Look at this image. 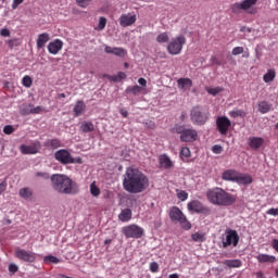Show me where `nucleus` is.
Here are the masks:
<instances>
[{
	"instance_id": "nucleus-1",
	"label": "nucleus",
	"mask_w": 278,
	"mask_h": 278,
	"mask_svg": "<svg viewBox=\"0 0 278 278\" xmlns=\"http://www.w3.org/2000/svg\"><path fill=\"white\" fill-rule=\"evenodd\" d=\"M123 188L130 194H140L149 188V177L138 168L128 167L124 174Z\"/></svg>"
},
{
	"instance_id": "nucleus-2",
	"label": "nucleus",
	"mask_w": 278,
	"mask_h": 278,
	"mask_svg": "<svg viewBox=\"0 0 278 278\" xmlns=\"http://www.w3.org/2000/svg\"><path fill=\"white\" fill-rule=\"evenodd\" d=\"M52 188L59 194H77L79 188L66 174H53L51 176Z\"/></svg>"
},
{
	"instance_id": "nucleus-3",
	"label": "nucleus",
	"mask_w": 278,
	"mask_h": 278,
	"mask_svg": "<svg viewBox=\"0 0 278 278\" xmlns=\"http://www.w3.org/2000/svg\"><path fill=\"white\" fill-rule=\"evenodd\" d=\"M206 199L212 205L219 207H229L236 203L237 198L235 194L227 192L220 187H214L206 191Z\"/></svg>"
},
{
	"instance_id": "nucleus-4",
	"label": "nucleus",
	"mask_w": 278,
	"mask_h": 278,
	"mask_svg": "<svg viewBox=\"0 0 278 278\" xmlns=\"http://www.w3.org/2000/svg\"><path fill=\"white\" fill-rule=\"evenodd\" d=\"M169 218L172 223H179L180 227L185 229L186 231H189V229H192V224L188 220V217L180 207L173 206L169 210Z\"/></svg>"
},
{
	"instance_id": "nucleus-5",
	"label": "nucleus",
	"mask_w": 278,
	"mask_h": 278,
	"mask_svg": "<svg viewBox=\"0 0 278 278\" xmlns=\"http://www.w3.org/2000/svg\"><path fill=\"white\" fill-rule=\"evenodd\" d=\"M190 121L199 127H203L210 121V112L202 109V106H193L190 111Z\"/></svg>"
},
{
	"instance_id": "nucleus-6",
	"label": "nucleus",
	"mask_w": 278,
	"mask_h": 278,
	"mask_svg": "<svg viewBox=\"0 0 278 278\" xmlns=\"http://www.w3.org/2000/svg\"><path fill=\"white\" fill-rule=\"evenodd\" d=\"M54 160H56V162H60V164H62L63 166H66L68 164H84V159H81L80 156L73 157V154H71V152L66 149L58 150L54 153Z\"/></svg>"
},
{
	"instance_id": "nucleus-7",
	"label": "nucleus",
	"mask_w": 278,
	"mask_h": 278,
	"mask_svg": "<svg viewBox=\"0 0 278 278\" xmlns=\"http://www.w3.org/2000/svg\"><path fill=\"white\" fill-rule=\"evenodd\" d=\"M184 45H186V37L184 35H179L168 42L167 52L169 55H179L184 50Z\"/></svg>"
},
{
	"instance_id": "nucleus-8",
	"label": "nucleus",
	"mask_w": 278,
	"mask_h": 278,
	"mask_svg": "<svg viewBox=\"0 0 278 278\" xmlns=\"http://www.w3.org/2000/svg\"><path fill=\"white\" fill-rule=\"evenodd\" d=\"M187 210L190 214H203V216H210V214H212V208L203 205V202L199 200H191L188 202Z\"/></svg>"
},
{
	"instance_id": "nucleus-9",
	"label": "nucleus",
	"mask_w": 278,
	"mask_h": 278,
	"mask_svg": "<svg viewBox=\"0 0 278 278\" xmlns=\"http://www.w3.org/2000/svg\"><path fill=\"white\" fill-rule=\"evenodd\" d=\"M122 233L125 238H135L136 240L144 236V229L136 224L128 225L122 228Z\"/></svg>"
},
{
	"instance_id": "nucleus-10",
	"label": "nucleus",
	"mask_w": 278,
	"mask_h": 278,
	"mask_svg": "<svg viewBox=\"0 0 278 278\" xmlns=\"http://www.w3.org/2000/svg\"><path fill=\"white\" fill-rule=\"evenodd\" d=\"M225 239H223L222 244L224 249H227V247H238V243L240 242V235H238V231L233 229H226L225 231Z\"/></svg>"
},
{
	"instance_id": "nucleus-11",
	"label": "nucleus",
	"mask_w": 278,
	"mask_h": 278,
	"mask_svg": "<svg viewBox=\"0 0 278 278\" xmlns=\"http://www.w3.org/2000/svg\"><path fill=\"white\" fill-rule=\"evenodd\" d=\"M257 3V0H243L241 2H235L231 4L230 10L232 14H240L243 12H249Z\"/></svg>"
},
{
	"instance_id": "nucleus-12",
	"label": "nucleus",
	"mask_w": 278,
	"mask_h": 278,
	"mask_svg": "<svg viewBox=\"0 0 278 278\" xmlns=\"http://www.w3.org/2000/svg\"><path fill=\"white\" fill-rule=\"evenodd\" d=\"M15 257L20 260V262H26L28 264H34V262H36L35 252L27 251L21 248L15 249Z\"/></svg>"
},
{
	"instance_id": "nucleus-13",
	"label": "nucleus",
	"mask_w": 278,
	"mask_h": 278,
	"mask_svg": "<svg viewBox=\"0 0 278 278\" xmlns=\"http://www.w3.org/2000/svg\"><path fill=\"white\" fill-rule=\"evenodd\" d=\"M216 127L220 136H227V132L231 128V119L227 116H218L216 118Z\"/></svg>"
},
{
	"instance_id": "nucleus-14",
	"label": "nucleus",
	"mask_w": 278,
	"mask_h": 278,
	"mask_svg": "<svg viewBox=\"0 0 278 278\" xmlns=\"http://www.w3.org/2000/svg\"><path fill=\"white\" fill-rule=\"evenodd\" d=\"M199 138V132L193 128H185L182 135L180 136L181 142H195Z\"/></svg>"
},
{
	"instance_id": "nucleus-15",
	"label": "nucleus",
	"mask_w": 278,
	"mask_h": 278,
	"mask_svg": "<svg viewBox=\"0 0 278 278\" xmlns=\"http://www.w3.org/2000/svg\"><path fill=\"white\" fill-rule=\"evenodd\" d=\"M20 151L23 155H36L40 151V142H35L30 146L22 144Z\"/></svg>"
},
{
	"instance_id": "nucleus-16",
	"label": "nucleus",
	"mask_w": 278,
	"mask_h": 278,
	"mask_svg": "<svg viewBox=\"0 0 278 278\" xmlns=\"http://www.w3.org/2000/svg\"><path fill=\"white\" fill-rule=\"evenodd\" d=\"M64 42L60 39H55L48 45V51L51 55H58L62 51Z\"/></svg>"
},
{
	"instance_id": "nucleus-17",
	"label": "nucleus",
	"mask_w": 278,
	"mask_h": 278,
	"mask_svg": "<svg viewBox=\"0 0 278 278\" xmlns=\"http://www.w3.org/2000/svg\"><path fill=\"white\" fill-rule=\"evenodd\" d=\"M136 23V14L131 15L128 14H122L119 17V25L121 27H131Z\"/></svg>"
},
{
	"instance_id": "nucleus-18",
	"label": "nucleus",
	"mask_w": 278,
	"mask_h": 278,
	"mask_svg": "<svg viewBox=\"0 0 278 278\" xmlns=\"http://www.w3.org/2000/svg\"><path fill=\"white\" fill-rule=\"evenodd\" d=\"M248 144L253 151H257V149H262L264 147V138L262 137H250L248 139Z\"/></svg>"
},
{
	"instance_id": "nucleus-19",
	"label": "nucleus",
	"mask_w": 278,
	"mask_h": 278,
	"mask_svg": "<svg viewBox=\"0 0 278 278\" xmlns=\"http://www.w3.org/2000/svg\"><path fill=\"white\" fill-rule=\"evenodd\" d=\"M239 172L236 169H227L222 174V179L224 181H233L236 184L238 179Z\"/></svg>"
},
{
	"instance_id": "nucleus-20",
	"label": "nucleus",
	"mask_w": 278,
	"mask_h": 278,
	"mask_svg": "<svg viewBox=\"0 0 278 278\" xmlns=\"http://www.w3.org/2000/svg\"><path fill=\"white\" fill-rule=\"evenodd\" d=\"M104 51L109 54L116 55L117 58H125V55H127V51L124 48L105 46Z\"/></svg>"
},
{
	"instance_id": "nucleus-21",
	"label": "nucleus",
	"mask_w": 278,
	"mask_h": 278,
	"mask_svg": "<svg viewBox=\"0 0 278 278\" xmlns=\"http://www.w3.org/2000/svg\"><path fill=\"white\" fill-rule=\"evenodd\" d=\"M235 184H239V186H251V184H253V177L249 174L239 173Z\"/></svg>"
},
{
	"instance_id": "nucleus-22",
	"label": "nucleus",
	"mask_w": 278,
	"mask_h": 278,
	"mask_svg": "<svg viewBox=\"0 0 278 278\" xmlns=\"http://www.w3.org/2000/svg\"><path fill=\"white\" fill-rule=\"evenodd\" d=\"M177 86H178L179 90H181L182 92H186V90H190V88H192V79L179 78L177 80Z\"/></svg>"
},
{
	"instance_id": "nucleus-23",
	"label": "nucleus",
	"mask_w": 278,
	"mask_h": 278,
	"mask_svg": "<svg viewBox=\"0 0 278 278\" xmlns=\"http://www.w3.org/2000/svg\"><path fill=\"white\" fill-rule=\"evenodd\" d=\"M50 40H51V36L48 33H42V34L38 35L37 49H45V46Z\"/></svg>"
},
{
	"instance_id": "nucleus-24",
	"label": "nucleus",
	"mask_w": 278,
	"mask_h": 278,
	"mask_svg": "<svg viewBox=\"0 0 278 278\" xmlns=\"http://www.w3.org/2000/svg\"><path fill=\"white\" fill-rule=\"evenodd\" d=\"M256 260L258 264H275L277 262V257L268 254H258Z\"/></svg>"
},
{
	"instance_id": "nucleus-25",
	"label": "nucleus",
	"mask_w": 278,
	"mask_h": 278,
	"mask_svg": "<svg viewBox=\"0 0 278 278\" xmlns=\"http://www.w3.org/2000/svg\"><path fill=\"white\" fill-rule=\"evenodd\" d=\"M74 116H81L86 112V103L83 100H78L73 109Z\"/></svg>"
},
{
	"instance_id": "nucleus-26",
	"label": "nucleus",
	"mask_w": 278,
	"mask_h": 278,
	"mask_svg": "<svg viewBox=\"0 0 278 278\" xmlns=\"http://www.w3.org/2000/svg\"><path fill=\"white\" fill-rule=\"evenodd\" d=\"M271 110H273V104H270V102H267V101L258 102V112L261 114H268V112H270Z\"/></svg>"
},
{
	"instance_id": "nucleus-27",
	"label": "nucleus",
	"mask_w": 278,
	"mask_h": 278,
	"mask_svg": "<svg viewBox=\"0 0 278 278\" xmlns=\"http://www.w3.org/2000/svg\"><path fill=\"white\" fill-rule=\"evenodd\" d=\"M160 164L163 168H166V170H168V168H173V161H170V157L166 154L160 156Z\"/></svg>"
},
{
	"instance_id": "nucleus-28",
	"label": "nucleus",
	"mask_w": 278,
	"mask_h": 278,
	"mask_svg": "<svg viewBox=\"0 0 278 278\" xmlns=\"http://www.w3.org/2000/svg\"><path fill=\"white\" fill-rule=\"evenodd\" d=\"M131 211L130 208H124L122 210V212L119 213L118 215V219L122 222V223H129V219L131 218Z\"/></svg>"
},
{
	"instance_id": "nucleus-29",
	"label": "nucleus",
	"mask_w": 278,
	"mask_h": 278,
	"mask_svg": "<svg viewBox=\"0 0 278 278\" xmlns=\"http://www.w3.org/2000/svg\"><path fill=\"white\" fill-rule=\"evenodd\" d=\"M80 130L83 134H90V131H94V124L92 122H83Z\"/></svg>"
},
{
	"instance_id": "nucleus-30",
	"label": "nucleus",
	"mask_w": 278,
	"mask_h": 278,
	"mask_svg": "<svg viewBox=\"0 0 278 278\" xmlns=\"http://www.w3.org/2000/svg\"><path fill=\"white\" fill-rule=\"evenodd\" d=\"M276 77L277 72H275V70H268L267 73L263 76V81H265V84H270V81H275Z\"/></svg>"
},
{
	"instance_id": "nucleus-31",
	"label": "nucleus",
	"mask_w": 278,
	"mask_h": 278,
	"mask_svg": "<svg viewBox=\"0 0 278 278\" xmlns=\"http://www.w3.org/2000/svg\"><path fill=\"white\" fill-rule=\"evenodd\" d=\"M224 266H227V268H240V266H242V261L226 260V261H224Z\"/></svg>"
},
{
	"instance_id": "nucleus-32",
	"label": "nucleus",
	"mask_w": 278,
	"mask_h": 278,
	"mask_svg": "<svg viewBox=\"0 0 278 278\" xmlns=\"http://www.w3.org/2000/svg\"><path fill=\"white\" fill-rule=\"evenodd\" d=\"M18 194L20 197H22V199H25L27 201L31 199L34 193L31 192V189L26 187V188L20 189Z\"/></svg>"
},
{
	"instance_id": "nucleus-33",
	"label": "nucleus",
	"mask_w": 278,
	"mask_h": 278,
	"mask_svg": "<svg viewBox=\"0 0 278 278\" xmlns=\"http://www.w3.org/2000/svg\"><path fill=\"white\" fill-rule=\"evenodd\" d=\"M47 147H50V149H60L62 147V140L54 138L49 139L46 143Z\"/></svg>"
},
{
	"instance_id": "nucleus-34",
	"label": "nucleus",
	"mask_w": 278,
	"mask_h": 278,
	"mask_svg": "<svg viewBox=\"0 0 278 278\" xmlns=\"http://www.w3.org/2000/svg\"><path fill=\"white\" fill-rule=\"evenodd\" d=\"M31 108H34V104H23L20 108V113L22 116H29V114H31Z\"/></svg>"
},
{
	"instance_id": "nucleus-35",
	"label": "nucleus",
	"mask_w": 278,
	"mask_h": 278,
	"mask_svg": "<svg viewBox=\"0 0 278 278\" xmlns=\"http://www.w3.org/2000/svg\"><path fill=\"white\" fill-rule=\"evenodd\" d=\"M191 239L193 240V242H205V240H206L205 233H203V232L192 233Z\"/></svg>"
},
{
	"instance_id": "nucleus-36",
	"label": "nucleus",
	"mask_w": 278,
	"mask_h": 278,
	"mask_svg": "<svg viewBox=\"0 0 278 278\" xmlns=\"http://www.w3.org/2000/svg\"><path fill=\"white\" fill-rule=\"evenodd\" d=\"M169 40L170 37L168 36V33H162L156 37V42H159V45H164V42H168Z\"/></svg>"
},
{
	"instance_id": "nucleus-37",
	"label": "nucleus",
	"mask_w": 278,
	"mask_h": 278,
	"mask_svg": "<svg viewBox=\"0 0 278 278\" xmlns=\"http://www.w3.org/2000/svg\"><path fill=\"white\" fill-rule=\"evenodd\" d=\"M229 116H231V118H238V116L244 118V116H247V112L242 110H235L229 112Z\"/></svg>"
},
{
	"instance_id": "nucleus-38",
	"label": "nucleus",
	"mask_w": 278,
	"mask_h": 278,
	"mask_svg": "<svg viewBox=\"0 0 278 278\" xmlns=\"http://www.w3.org/2000/svg\"><path fill=\"white\" fill-rule=\"evenodd\" d=\"M35 177L37 179H43V180H48L50 179L51 180V175L48 173V172H36L35 173Z\"/></svg>"
},
{
	"instance_id": "nucleus-39",
	"label": "nucleus",
	"mask_w": 278,
	"mask_h": 278,
	"mask_svg": "<svg viewBox=\"0 0 278 278\" xmlns=\"http://www.w3.org/2000/svg\"><path fill=\"white\" fill-rule=\"evenodd\" d=\"M108 25V18L101 16L99 18V23H98V27H96V29L98 31H103V29H105V26Z\"/></svg>"
},
{
	"instance_id": "nucleus-40",
	"label": "nucleus",
	"mask_w": 278,
	"mask_h": 278,
	"mask_svg": "<svg viewBox=\"0 0 278 278\" xmlns=\"http://www.w3.org/2000/svg\"><path fill=\"white\" fill-rule=\"evenodd\" d=\"M43 262L46 264H60V258L53 255L45 256Z\"/></svg>"
},
{
	"instance_id": "nucleus-41",
	"label": "nucleus",
	"mask_w": 278,
	"mask_h": 278,
	"mask_svg": "<svg viewBox=\"0 0 278 278\" xmlns=\"http://www.w3.org/2000/svg\"><path fill=\"white\" fill-rule=\"evenodd\" d=\"M206 92L208 94H212L213 97H216V94H220V92H223V88H220V87H215V88L207 87Z\"/></svg>"
},
{
	"instance_id": "nucleus-42",
	"label": "nucleus",
	"mask_w": 278,
	"mask_h": 278,
	"mask_svg": "<svg viewBox=\"0 0 278 278\" xmlns=\"http://www.w3.org/2000/svg\"><path fill=\"white\" fill-rule=\"evenodd\" d=\"M22 84L25 88H31L34 80L31 79L30 76L26 75L23 77Z\"/></svg>"
},
{
	"instance_id": "nucleus-43",
	"label": "nucleus",
	"mask_w": 278,
	"mask_h": 278,
	"mask_svg": "<svg viewBox=\"0 0 278 278\" xmlns=\"http://www.w3.org/2000/svg\"><path fill=\"white\" fill-rule=\"evenodd\" d=\"M126 92H131V94H140L142 92V88L138 85L132 87H127Z\"/></svg>"
},
{
	"instance_id": "nucleus-44",
	"label": "nucleus",
	"mask_w": 278,
	"mask_h": 278,
	"mask_svg": "<svg viewBox=\"0 0 278 278\" xmlns=\"http://www.w3.org/2000/svg\"><path fill=\"white\" fill-rule=\"evenodd\" d=\"M90 193L92 194V197H99V194H101V189L97 187L96 182H92L90 185Z\"/></svg>"
},
{
	"instance_id": "nucleus-45",
	"label": "nucleus",
	"mask_w": 278,
	"mask_h": 278,
	"mask_svg": "<svg viewBox=\"0 0 278 278\" xmlns=\"http://www.w3.org/2000/svg\"><path fill=\"white\" fill-rule=\"evenodd\" d=\"M7 45L10 49H14V47H21V40H18L17 38L9 39L7 40Z\"/></svg>"
},
{
	"instance_id": "nucleus-46",
	"label": "nucleus",
	"mask_w": 278,
	"mask_h": 278,
	"mask_svg": "<svg viewBox=\"0 0 278 278\" xmlns=\"http://www.w3.org/2000/svg\"><path fill=\"white\" fill-rule=\"evenodd\" d=\"M190 155H191L190 148H188V147L181 148V151H180V157L181 159L190 157Z\"/></svg>"
},
{
	"instance_id": "nucleus-47",
	"label": "nucleus",
	"mask_w": 278,
	"mask_h": 278,
	"mask_svg": "<svg viewBox=\"0 0 278 278\" xmlns=\"http://www.w3.org/2000/svg\"><path fill=\"white\" fill-rule=\"evenodd\" d=\"M9 273L10 275H16V273H18V265L14 264V263H11L9 265Z\"/></svg>"
},
{
	"instance_id": "nucleus-48",
	"label": "nucleus",
	"mask_w": 278,
	"mask_h": 278,
	"mask_svg": "<svg viewBox=\"0 0 278 278\" xmlns=\"http://www.w3.org/2000/svg\"><path fill=\"white\" fill-rule=\"evenodd\" d=\"M150 271L160 273V264H157V262L150 263Z\"/></svg>"
},
{
	"instance_id": "nucleus-49",
	"label": "nucleus",
	"mask_w": 278,
	"mask_h": 278,
	"mask_svg": "<svg viewBox=\"0 0 278 278\" xmlns=\"http://www.w3.org/2000/svg\"><path fill=\"white\" fill-rule=\"evenodd\" d=\"M42 112H45V108L42 106L34 108V105L31 106L30 114H42Z\"/></svg>"
},
{
	"instance_id": "nucleus-50",
	"label": "nucleus",
	"mask_w": 278,
	"mask_h": 278,
	"mask_svg": "<svg viewBox=\"0 0 278 278\" xmlns=\"http://www.w3.org/2000/svg\"><path fill=\"white\" fill-rule=\"evenodd\" d=\"M185 129H186V128H184V126H181V125H176V126L173 128V131H174V134H179L180 136H182Z\"/></svg>"
},
{
	"instance_id": "nucleus-51",
	"label": "nucleus",
	"mask_w": 278,
	"mask_h": 278,
	"mask_svg": "<svg viewBox=\"0 0 278 278\" xmlns=\"http://www.w3.org/2000/svg\"><path fill=\"white\" fill-rule=\"evenodd\" d=\"M3 132L7 134V136H10L11 134H14V127L12 125H7L3 127Z\"/></svg>"
},
{
	"instance_id": "nucleus-52",
	"label": "nucleus",
	"mask_w": 278,
	"mask_h": 278,
	"mask_svg": "<svg viewBox=\"0 0 278 278\" xmlns=\"http://www.w3.org/2000/svg\"><path fill=\"white\" fill-rule=\"evenodd\" d=\"M241 53H244V48H242V47H235L232 49V55H241Z\"/></svg>"
},
{
	"instance_id": "nucleus-53",
	"label": "nucleus",
	"mask_w": 278,
	"mask_h": 278,
	"mask_svg": "<svg viewBox=\"0 0 278 278\" xmlns=\"http://www.w3.org/2000/svg\"><path fill=\"white\" fill-rule=\"evenodd\" d=\"M90 1L92 0H76V3L77 5H79V8H86L90 4Z\"/></svg>"
},
{
	"instance_id": "nucleus-54",
	"label": "nucleus",
	"mask_w": 278,
	"mask_h": 278,
	"mask_svg": "<svg viewBox=\"0 0 278 278\" xmlns=\"http://www.w3.org/2000/svg\"><path fill=\"white\" fill-rule=\"evenodd\" d=\"M178 199L180 201H188V192L186 191H180L178 194H177Z\"/></svg>"
},
{
	"instance_id": "nucleus-55",
	"label": "nucleus",
	"mask_w": 278,
	"mask_h": 278,
	"mask_svg": "<svg viewBox=\"0 0 278 278\" xmlns=\"http://www.w3.org/2000/svg\"><path fill=\"white\" fill-rule=\"evenodd\" d=\"M0 36H2L3 38H10V36H11L10 29H8V28H2V29L0 30Z\"/></svg>"
},
{
	"instance_id": "nucleus-56",
	"label": "nucleus",
	"mask_w": 278,
	"mask_h": 278,
	"mask_svg": "<svg viewBox=\"0 0 278 278\" xmlns=\"http://www.w3.org/2000/svg\"><path fill=\"white\" fill-rule=\"evenodd\" d=\"M212 151H213V153H216L218 155V154L223 153V147H220L218 144L213 146Z\"/></svg>"
},
{
	"instance_id": "nucleus-57",
	"label": "nucleus",
	"mask_w": 278,
	"mask_h": 278,
	"mask_svg": "<svg viewBox=\"0 0 278 278\" xmlns=\"http://www.w3.org/2000/svg\"><path fill=\"white\" fill-rule=\"evenodd\" d=\"M25 0H13L12 2V10H16V8H18V5H21Z\"/></svg>"
},
{
	"instance_id": "nucleus-58",
	"label": "nucleus",
	"mask_w": 278,
	"mask_h": 278,
	"mask_svg": "<svg viewBox=\"0 0 278 278\" xmlns=\"http://www.w3.org/2000/svg\"><path fill=\"white\" fill-rule=\"evenodd\" d=\"M7 188H8V182L7 181H2L0 184V194H3V192H5V190H7Z\"/></svg>"
},
{
	"instance_id": "nucleus-59",
	"label": "nucleus",
	"mask_w": 278,
	"mask_h": 278,
	"mask_svg": "<svg viewBox=\"0 0 278 278\" xmlns=\"http://www.w3.org/2000/svg\"><path fill=\"white\" fill-rule=\"evenodd\" d=\"M127 78V74H125V72H118L117 73V79L118 81L126 79Z\"/></svg>"
},
{
	"instance_id": "nucleus-60",
	"label": "nucleus",
	"mask_w": 278,
	"mask_h": 278,
	"mask_svg": "<svg viewBox=\"0 0 278 278\" xmlns=\"http://www.w3.org/2000/svg\"><path fill=\"white\" fill-rule=\"evenodd\" d=\"M104 77H106L108 79H110V81H118V76L117 75H104Z\"/></svg>"
},
{
	"instance_id": "nucleus-61",
	"label": "nucleus",
	"mask_w": 278,
	"mask_h": 278,
	"mask_svg": "<svg viewBox=\"0 0 278 278\" xmlns=\"http://www.w3.org/2000/svg\"><path fill=\"white\" fill-rule=\"evenodd\" d=\"M119 114H122V116L124 118H127V116H129V112H127V110H125V109H121L119 110Z\"/></svg>"
},
{
	"instance_id": "nucleus-62",
	"label": "nucleus",
	"mask_w": 278,
	"mask_h": 278,
	"mask_svg": "<svg viewBox=\"0 0 278 278\" xmlns=\"http://www.w3.org/2000/svg\"><path fill=\"white\" fill-rule=\"evenodd\" d=\"M211 61L213 62V64H216L217 66H220V62L218 61V59H216V56H212Z\"/></svg>"
},
{
	"instance_id": "nucleus-63",
	"label": "nucleus",
	"mask_w": 278,
	"mask_h": 278,
	"mask_svg": "<svg viewBox=\"0 0 278 278\" xmlns=\"http://www.w3.org/2000/svg\"><path fill=\"white\" fill-rule=\"evenodd\" d=\"M138 84H140V86H147V79H144V78H139L138 79Z\"/></svg>"
},
{
	"instance_id": "nucleus-64",
	"label": "nucleus",
	"mask_w": 278,
	"mask_h": 278,
	"mask_svg": "<svg viewBox=\"0 0 278 278\" xmlns=\"http://www.w3.org/2000/svg\"><path fill=\"white\" fill-rule=\"evenodd\" d=\"M168 278H179V274H172L168 276Z\"/></svg>"
}]
</instances>
